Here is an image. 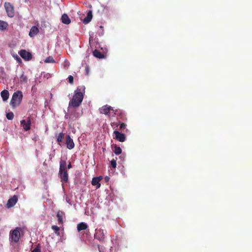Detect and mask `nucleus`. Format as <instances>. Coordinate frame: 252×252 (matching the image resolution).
I'll use <instances>...</instances> for the list:
<instances>
[{
  "mask_svg": "<svg viewBox=\"0 0 252 252\" xmlns=\"http://www.w3.org/2000/svg\"><path fill=\"white\" fill-rule=\"evenodd\" d=\"M28 0H25V1L26 2H27Z\"/></svg>",
  "mask_w": 252,
  "mask_h": 252,
  "instance_id": "ea45409f",
  "label": "nucleus"
},
{
  "mask_svg": "<svg viewBox=\"0 0 252 252\" xmlns=\"http://www.w3.org/2000/svg\"><path fill=\"white\" fill-rule=\"evenodd\" d=\"M88 225L85 222H80L77 224V230L79 232L83 230H85L87 228Z\"/></svg>",
  "mask_w": 252,
  "mask_h": 252,
  "instance_id": "412c9836",
  "label": "nucleus"
},
{
  "mask_svg": "<svg viewBox=\"0 0 252 252\" xmlns=\"http://www.w3.org/2000/svg\"><path fill=\"white\" fill-rule=\"evenodd\" d=\"M63 137H64V133H63V132L60 133L57 138V142L59 143L63 141Z\"/></svg>",
  "mask_w": 252,
  "mask_h": 252,
  "instance_id": "a878e982",
  "label": "nucleus"
},
{
  "mask_svg": "<svg viewBox=\"0 0 252 252\" xmlns=\"http://www.w3.org/2000/svg\"><path fill=\"white\" fill-rule=\"evenodd\" d=\"M31 117H28L26 120H22L20 121L21 126L25 131H28L31 129Z\"/></svg>",
  "mask_w": 252,
  "mask_h": 252,
  "instance_id": "39448f33",
  "label": "nucleus"
},
{
  "mask_svg": "<svg viewBox=\"0 0 252 252\" xmlns=\"http://www.w3.org/2000/svg\"><path fill=\"white\" fill-rule=\"evenodd\" d=\"M68 81L69 83L72 84L73 82V77L72 75H69L68 77Z\"/></svg>",
  "mask_w": 252,
  "mask_h": 252,
  "instance_id": "473e14b6",
  "label": "nucleus"
},
{
  "mask_svg": "<svg viewBox=\"0 0 252 252\" xmlns=\"http://www.w3.org/2000/svg\"><path fill=\"white\" fill-rule=\"evenodd\" d=\"M66 162L65 160H61L60 162L59 171L67 170Z\"/></svg>",
  "mask_w": 252,
  "mask_h": 252,
  "instance_id": "4be33fe9",
  "label": "nucleus"
},
{
  "mask_svg": "<svg viewBox=\"0 0 252 252\" xmlns=\"http://www.w3.org/2000/svg\"><path fill=\"white\" fill-rule=\"evenodd\" d=\"M120 124V120H118V122H113V123H111V126H116V127H118V126L119 125V124Z\"/></svg>",
  "mask_w": 252,
  "mask_h": 252,
  "instance_id": "72a5a7b5",
  "label": "nucleus"
},
{
  "mask_svg": "<svg viewBox=\"0 0 252 252\" xmlns=\"http://www.w3.org/2000/svg\"><path fill=\"white\" fill-rule=\"evenodd\" d=\"M23 98V94L20 91H18L12 95L10 100V105L13 108H15L18 106L21 103Z\"/></svg>",
  "mask_w": 252,
  "mask_h": 252,
  "instance_id": "f03ea898",
  "label": "nucleus"
},
{
  "mask_svg": "<svg viewBox=\"0 0 252 252\" xmlns=\"http://www.w3.org/2000/svg\"><path fill=\"white\" fill-rule=\"evenodd\" d=\"M52 229L54 230L55 233H57L60 230V227L57 225H52Z\"/></svg>",
  "mask_w": 252,
  "mask_h": 252,
  "instance_id": "7c9ffc66",
  "label": "nucleus"
},
{
  "mask_svg": "<svg viewBox=\"0 0 252 252\" xmlns=\"http://www.w3.org/2000/svg\"><path fill=\"white\" fill-rule=\"evenodd\" d=\"M113 112L115 115L117 116L118 120L125 121L126 120V115L122 110L119 109H115L113 110Z\"/></svg>",
  "mask_w": 252,
  "mask_h": 252,
  "instance_id": "6e6552de",
  "label": "nucleus"
},
{
  "mask_svg": "<svg viewBox=\"0 0 252 252\" xmlns=\"http://www.w3.org/2000/svg\"><path fill=\"white\" fill-rule=\"evenodd\" d=\"M114 109L110 106L105 105L101 107L99 109V113L101 114H104L107 115L109 114L111 111L113 112Z\"/></svg>",
  "mask_w": 252,
  "mask_h": 252,
  "instance_id": "0eeeda50",
  "label": "nucleus"
},
{
  "mask_svg": "<svg viewBox=\"0 0 252 252\" xmlns=\"http://www.w3.org/2000/svg\"><path fill=\"white\" fill-rule=\"evenodd\" d=\"M64 214L63 211H59L57 214V217L58 218V222L59 225H62L63 223V217Z\"/></svg>",
  "mask_w": 252,
  "mask_h": 252,
  "instance_id": "2eb2a0df",
  "label": "nucleus"
},
{
  "mask_svg": "<svg viewBox=\"0 0 252 252\" xmlns=\"http://www.w3.org/2000/svg\"><path fill=\"white\" fill-rule=\"evenodd\" d=\"M8 27L7 22L0 20V31H4L6 30Z\"/></svg>",
  "mask_w": 252,
  "mask_h": 252,
  "instance_id": "6ab92c4d",
  "label": "nucleus"
},
{
  "mask_svg": "<svg viewBox=\"0 0 252 252\" xmlns=\"http://www.w3.org/2000/svg\"><path fill=\"white\" fill-rule=\"evenodd\" d=\"M85 71H86V74L88 75L89 74V66L88 65H86L85 67Z\"/></svg>",
  "mask_w": 252,
  "mask_h": 252,
  "instance_id": "f704fd0d",
  "label": "nucleus"
},
{
  "mask_svg": "<svg viewBox=\"0 0 252 252\" xmlns=\"http://www.w3.org/2000/svg\"><path fill=\"white\" fill-rule=\"evenodd\" d=\"M19 81L21 84L27 83L28 78L27 76L24 74V72H22V74L19 77Z\"/></svg>",
  "mask_w": 252,
  "mask_h": 252,
  "instance_id": "5701e85b",
  "label": "nucleus"
},
{
  "mask_svg": "<svg viewBox=\"0 0 252 252\" xmlns=\"http://www.w3.org/2000/svg\"><path fill=\"white\" fill-rule=\"evenodd\" d=\"M114 152L115 153L116 155H119L121 154L122 149L120 147H118L116 145H115L114 147Z\"/></svg>",
  "mask_w": 252,
  "mask_h": 252,
  "instance_id": "393cba45",
  "label": "nucleus"
},
{
  "mask_svg": "<svg viewBox=\"0 0 252 252\" xmlns=\"http://www.w3.org/2000/svg\"><path fill=\"white\" fill-rule=\"evenodd\" d=\"M20 56L24 59L27 61L30 60L32 58V54L25 50H22L20 52Z\"/></svg>",
  "mask_w": 252,
  "mask_h": 252,
  "instance_id": "f8f14e48",
  "label": "nucleus"
},
{
  "mask_svg": "<svg viewBox=\"0 0 252 252\" xmlns=\"http://www.w3.org/2000/svg\"><path fill=\"white\" fill-rule=\"evenodd\" d=\"M102 179V176H100L98 177H94L92 181V184L93 186H95L96 189H98L100 187V181Z\"/></svg>",
  "mask_w": 252,
  "mask_h": 252,
  "instance_id": "4468645a",
  "label": "nucleus"
},
{
  "mask_svg": "<svg viewBox=\"0 0 252 252\" xmlns=\"http://www.w3.org/2000/svg\"><path fill=\"white\" fill-rule=\"evenodd\" d=\"M65 139V144L67 148L69 150L72 149L74 147V143L73 139L68 135L66 136Z\"/></svg>",
  "mask_w": 252,
  "mask_h": 252,
  "instance_id": "9d476101",
  "label": "nucleus"
},
{
  "mask_svg": "<svg viewBox=\"0 0 252 252\" xmlns=\"http://www.w3.org/2000/svg\"><path fill=\"white\" fill-rule=\"evenodd\" d=\"M18 201V197L16 195L13 196L12 197L8 199L6 204L7 208H10L14 206Z\"/></svg>",
  "mask_w": 252,
  "mask_h": 252,
  "instance_id": "ddd939ff",
  "label": "nucleus"
},
{
  "mask_svg": "<svg viewBox=\"0 0 252 252\" xmlns=\"http://www.w3.org/2000/svg\"><path fill=\"white\" fill-rule=\"evenodd\" d=\"M115 138L120 142H124L126 140V136L124 133H121L118 131L115 130L114 131Z\"/></svg>",
  "mask_w": 252,
  "mask_h": 252,
  "instance_id": "1a4fd4ad",
  "label": "nucleus"
},
{
  "mask_svg": "<svg viewBox=\"0 0 252 252\" xmlns=\"http://www.w3.org/2000/svg\"><path fill=\"white\" fill-rule=\"evenodd\" d=\"M94 238L100 242H103L105 239V234L104 230L102 229H99L96 231L94 234Z\"/></svg>",
  "mask_w": 252,
  "mask_h": 252,
  "instance_id": "423d86ee",
  "label": "nucleus"
},
{
  "mask_svg": "<svg viewBox=\"0 0 252 252\" xmlns=\"http://www.w3.org/2000/svg\"><path fill=\"white\" fill-rule=\"evenodd\" d=\"M39 32V30L38 28L36 26H33L30 30L29 32V36L31 37H34L35 35H36Z\"/></svg>",
  "mask_w": 252,
  "mask_h": 252,
  "instance_id": "dca6fc26",
  "label": "nucleus"
},
{
  "mask_svg": "<svg viewBox=\"0 0 252 252\" xmlns=\"http://www.w3.org/2000/svg\"><path fill=\"white\" fill-rule=\"evenodd\" d=\"M32 252H41L40 246L39 244H38L36 248L34 249Z\"/></svg>",
  "mask_w": 252,
  "mask_h": 252,
  "instance_id": "c756f323",
  "label": "nucleus"
},
{
  "mask_svg": "<svg viewBox=\"0 0 252 252\" xmlns=\"http://www.w3.org/2000/svg\"><path fill=\"white\" fill-rule=\"evenodd\" d=\"M4 6L8 16L13 17L15 15L13 6L9 2H5Z\"/></svg>",
  "mask_w": 252,
  "mask_h": 252,
  "instance_id": "20e7f679",
  "label": "nucleus"
},
{
  "mask_svg": "<svg viewBox=\"0 0 252 252\" xmlns=\"http://www.w3.org/2000/svg\"><path fill=\"white\" fill-rule=\"evenodd\" d=\"M72 167L71 164L70 162L69 163V164L67 165V167H66L68 169L71 168Z\"/></svg>",
  "mask_w": 252,
  "mask_h": 252,
  "instance_id": "e433bc0d",
  "label": "nucleus"
},
{
  "mask_svg": "<svg viewBox=\"0 0 252 252\" xmlns=\"http://www.w3.org/2000/svg\"><path fill=\"white\" fill-rule=\"evenodd\" d=\"M59 175L62 182L66 183L68 181V172L67 170L59 171Z\"/></svg>",
  "mask_w": 252,
  "mask_h": 252,
  "instance_id": "9b49d317",
  "label": "nucleus"
},
{
  "mask_svg": "<svg viewBox=\"0 0 252 252\" xmlns=\"http://www.w3.org/2000/svg\"><path fill=\"white\" fill-rule=\"evenodd\" d=\"M105 182H107L109 181L110 178L108 176H106L104 178Z\"/></svg>",
  "mask_w": 252,
  "mask_h": 252,
  "instance_id": "c9c22d12",
  "label": "nucleus"
},
{
  "mask_svg": "<svg viewBox=\"0 0 252 252\" xmlns=\"http://www.w3.org/2000/svg\"><path fill=\"white\" fill-rule=\"evenodd\" d=\"M100 28H103V27L101 26H100Z\"/></svg>",
  "mask_w": 252,
  "mask_h": 252,
  "instance_id": "a19ab883",
  "label": "nucleus"
},
{
  "mask_svg": "<svg viewBox=\"0 0 252 252\" xmlns=\"http://www.w3.org/2000/svg\"><path fill=\"white\" fill-rule=\"evenodd\" d=\"M62 22L64 24L68 25L71 23V20L66 14H63L62 16Z\"/></svg>",
  "mask_w": 252,
  "mask_h": 252,
  "instance_id": "a211bd4d",
  "label": "nucleus"
},
{
  "mask_svg": "<svg viewBox=\"0 0 252 252\" xmlns=\"http://www.w3.org/2000/svg\"><path fill=\"white\" fill-rule=\"evenodd\" d=\"M22 230L21 227H17L10 232V239L12 242L17 243L20 238V232Z\"/></svg>",
  "mask_w": 252,
  "mask_h": 252,
  "instance_id": "7ed1b4c3",
  "label": "nucleus"
},
{
  "mask_svg": "<svg viewBox=\"0 0 252 252\" xmlns=\"http://www.w3.org/2000/svg\"><path fill=\"white\" fill-rule=\"evenodd\" d=\"M85 87L79 86L74 92L72 99L69 101V106L73 108L79 107L82 103L85 94Z\"/></svg>",
  "mask_w": 252,
  "mask_h": 252,
  "instance_id": "f257e3e1",
  "label": "nucleus"
},
{
  "mask_svg": "<svg viewBox=\"0 0 252 252\" xmlns=\"http://www.w3.org/2000/svg\"><path fill=\"white\" fill-rule=\"evenodd\" d=\"M6 118L8 120H11L14 118V114L13 112H9L6 114Z\"/></svg>",
  "mask_w": 252,
  "mask_h": 252,
  "instance_id": "c85d7f7f",
  "label": "nucleus"
},
{
  "mask_svg": "<svg viewBox=\"0 0 252 252\" xmlns=\"http://www.w3.org/2000/svg\"><path fill=\"white\" fill-rule=\"evenodd\" d=\"M45 62L47 63H54L55 60H54V59L52 57L49 56L46 59Z\"/></svg>",
  "mask_w": 252,
  "mask_h": 252,
  "instance_id": "cd10ccee",
  "label": "nucleus"
},
{
  "mask_svg": "<svg viewBox=\"0 0 252 252\" xmlns=\"http://www.w3.org/2000/svg\"><path fill=\"white\" fill-rule=\"evenodd\" d=\"M93 18L92 12L90 10L87 13V16L84 19L83 23L85 24L89 23Z\"/></svg>",
  "mask_w": 252,
  "mask_h": 252,
  "instance_id": "f3484780",
  "label": "nucleus"
},
{
  "mask_svg": "<svg viewBox=\"0 0 252 252\" xmlns=\"http://www.w3.org/2000/svg\"><path fill=\"white\" fill-rule=\"evenodd\" d=\"M111 165L113 168H115L117 165L116 159H113L112 160H111Z\"/></svg>",
  "mask_w": 252,
  "mask_h": 252,
  "instance_id": "2f4dec72",
  "label": "nucleus"
},
{
  "mask_svg": "<svg viewBox=\"0 0 252 252\" xmlns=\"http://www.w3.org/2000/svg\"><path fill=\"white\" fill-rule=\"evenodd\" d=\"M120 158H124V156H123V155L121 156L120 157Z\"/></svg>",
  "mask_w": 252,
  "mask_h": 252,
  "instance_id": "58836bf2",
  "label": "nucleus"
},
{
  "mask_svg": "<svg viewBox=\"0 0 252 252\" xmlns=\"http://www.w3.org/2000/svg\"><path fill=\"white\" fill-rule=\"evenodd\" d=\"M0 94H1V96L2 98V100L3 101L7 100L8 99V98L9 97V95L8 91L6 90L2 91L1 92Z\"/></svg>",
  "mask_w": 252,
  "mask_h": 252,
  "instance_id": "aec40b11",
  "label": "nucleus"
},
{
  "mask_svg": "<svg viewBox=\"0 0 252 252\" xmlns=\"http://www.w3.org/2000/svg\"><path fill=\"white\" fill-rule=\"evenodd\" d=\"M93 55L94 57H95L97 58H99V59H101L104 57V55L100 51H99L97 50H95L93 52Z\"/></svg>",
  "mask_w": 252,
  "mask_h": 252,
  "instance_id": "b1692460",
  "label": "nucleus"
},
{
  "mask_svg": "<svg viewBox=\"0 0 252 252\" xmlns=\"http://www.w3.org/2000/svg\"><path fill=\"white\" fill-rule=\"evenodd\" d=\"M97 248H98V250H99V252H101V250H100V245H97Z\"/></svg>",
  "mask_w": 252,
  "mask_h": 252,
  "instance_id": "4c0bfd02",
  "label": "nucleus"
},
{
  "mask_svg": "<svg viewBox=\"0 0 252 252\" xmlns=\"http://www.w3.org/2000/svg\"><path fill=\"white\" fill-rule=\"evenodd\" d=\"M119 125H120V130H121L122 131H124L125 129H126V131L127 130V129H126V125L125 123H120V124Z\"/></svg>",
  "mask_w": 252,
  "mask_h": 252,
  "instance_id": "bb28decb",
  "label": "nucleus"
}]
</instances>
